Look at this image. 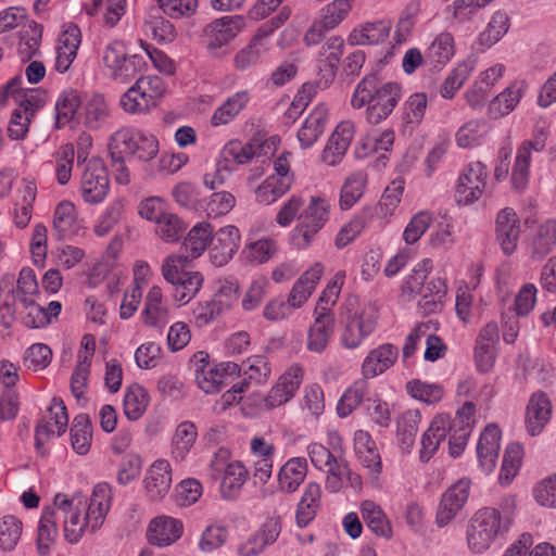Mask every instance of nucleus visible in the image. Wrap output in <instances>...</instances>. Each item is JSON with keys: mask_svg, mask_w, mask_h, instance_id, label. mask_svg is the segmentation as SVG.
Returning a JSON list of instances; mask_svg holds the SVG:
<instances>
[{"mask_svg": "<svg viewBox=\"0 0 556 556\" xmlns=\"http://www.w3.org/2000/svg\"><path fill=\"white\" fill-rule=\"evenodd\" d=\"M112 488L100 482L92 489L88 500L58 493L53 505L42 509L37 529V552L48 556L59 534L58 520L63 517L65 540L76 544L86 533H94L104 523L112 506Z\"/></svg>", "mask_w": 556, "mask_h": 556, "instance_id": "obj_1", "label": "nucleus"}, {"mask_svg": "<svg viewBox=\"0 0 556 556\" xmlns=\"http://www.w3.org/2000/svg\"><path fill=\"white\" fill-rule=\"evenodd\" d=\"M475 412L473 403L465 402L454 418H451L448 414H437L419 438V462L429 463L437 455L447 435L450 456L459 457L464 453L472 431Z\"/></svg>", "mask_w": 556, "mask_h": 556, "instance_id": "obj_2", "label": "nucleus"}, {"mask_svg": "<svg viewBox=\"0 0 556 556\" xmlns=\"http://www.w3.org/2000/svg\"><path fill=\"white\" fill-rule=\"evenodd\" d=\"M402 94V86L399 83H380L377 75H366L352 93L351 106L355 110L366 108L367 122L377 125L391 115Z\"/></svg>", "mask_w": 556, "mask_h": 556, "instance_id": "obj_3", "label": "nucleus"}, {"mask_svg": "<svg viewBox=\"0 0 556 556\" xmlns=\"http://www.w3.org/2000/svg\"><path fill=\"white\" fill-rule=\"evenodd\" d=\"M306 453L313 467L326 473L325 486L328 492L337 493L348 484H361L359 476L351 471L344 457L334 454L321 443H309Z\"/></svg>", "mask_w": 556, "mask_h": 556, "instance_id": "obj_4", "label": "nucleus"}, {"mask_svg": "<svg viewBox=\"0 0 556 556\" xmlns=\"http://www.w3.org/2000/svg\"><path fill=\"white\" fill-rule=\"evenodd\" d=\"M101 62L104 75L119 84L129 83L147 67L144 58L128 53L126 42L119 39L104 46Z\"/></svg>", "mask_w": 556, "mask_h": 556, "instance_id": "obj_5", "label": "nucleus"}, {"mask_svg": "<svg viewBox=\"0 0 556 556\" xmlns=\"http://www.w3.org/2000/svg\"><path fill=\"white\" fill-rule=\"evenodd\" d=\"M507 532L492 507H483L472 515L467 525V547L473 554H483L504 539Z\"/></svg>", "mask_w": 556, "mask_h": 556, "instance_id": "obj_6", "label": "nucleus"}, {"mask_svg": "<svg viewBox=\"0 0 556 556\" xmlns=\"http://www.w3.org/2000/svg\"><path fill=\"white\" fill-rule=\"evenodd\" d=\"M330 202L324 197H311L292 230V243L300 250L307 249L315 236L329 220Z\"/></svg>", "mask_w": 556, "mask_h": 556, "instance_id": "obj_7", "label": "nucleus"}, {"mask_svg": "<svg viewBox=\"0 0 556 556\" xmlns=\"http://www.w3.org/2000/svg\"><path fill=\"white\" fill-rule=\"evenodd\" d=\"M279 141L277 137H271L263 146L255 143H243L239 140H231L222 149L216 161V175L211 181V190L215 184H223L237 165H243L257 159L265 148L275 147Z\"/></svg>", "mask_w": 556, "mask_h": 556, "instance_id": "obj_8", "label": "nucleus"}, {"mask_svg": "<svg viewBox=\"0 0 556 556\" xmlns=\"http://www.w3.org/2000/svg\"><path fill=\"white\" fill-rule=\"evenodd\" d=\"M165 92V84L159 76H141L122 94L121 108L129 114H144L154 109Z\"/></svg>", "mask_w": 556, "mask_h": 556, "instance_id": "obj_9", "label": "nucleus"}, {"mask_svg": "<svg viewBox=\"0 0 556 556\" xmlns=\"http://www.w3.org/2000/svg\"><path fill=\"white\" fill-rule=\"evenodd\" d=\"M187 256L169 255L164 261L162 273L167 282L175 286L174 298L179 303H188L200 290L203 279L197 271H188Z\"/></svg>", "mask_w": 556, "mask_h": 556, "instance_id": "obj_10", "label": "nucleus"}, {"mask_svg": "<svg viewBox=\"0 0 556 556\" xmlns=\"http://www.w3.org/2000/svg\"><path fill=\"white\" fill-rule=\"evenodd\" d=\"M549 131L546 126H536L530 139L517 148L513 168L511 182L516 190H523L530 179V165L534 153H541L546 147Z\"/></svg>", "mask_w": 556, "mask_h": 556, "instance_id": "obj_11", "label": "nucleus"}, {"mask_svg": "<svg viewBox=\"0 0 556 556\" xmlns=\"http://www.w3.org/2000/svg\"><path fill=\"white\" fill-rule=\"evenodd\" d=\"M13 276L4 278L0 283V306L7 308L9 315H13L15 301L22 305H29L36 301L39 294L38 281L35 271L29 267H23L13 287Z\"/></svg>", "mask_w": 556, "mask_h": 556, "instance_id": "obj_12", "label": "nucleus"}, {"mask_svg": "<svg viewBox=\"0 0 556 556\" xmlns=\"http://www.w3.org/2000/svg\"><path fill=\"white\" fill-rule=\"evenodd\" d=\"M431 269V261L429 258L422 260L414 268V276L408 280V286L413 292H419L422 296L420 306L427 312H434L442 305L447 287L443 278H432L424 286V281L427 278Z\"/></svg>", "mask_w": 556, "mask_h": 556, "instance_id": "obj_13", "label": "nucleus"}, {"mask_svg": "<svg viewBox=\"0 0 556 556\" xmlns=\"http://www.w3.org/2000/svg\"><path fill=\"white\" fill-rule=\"evenodd\" d=\"M110 191V178L102 160L87 161L80 178V194L88 204L102 203Z\"/></svg>", "mask_w": 556, "mask_h": 556, "instance_id": "obj_14", "label": "nucleus"}, {"mask_svg": "<svg viewBox=\"0 0 556 556\" xmlns=\"http://www.w3.org/2000/svg\"><path fill=\"white\" fill-rule=\"evenodd\" d=\"M488 169L480 162L468 163L459 173L456 184V199L458 203L471 204L478 201L486 187Z\"/></svg>", "mask_w": 556, "mask_h": 556, "instance_id": "obj_15", "label": "nucleus"}, {"mask_svg": "<svg viewBox=\"0 0 556 556\" xmlns=\"http://www.w3.org/2000/svg\"><path fill=\"white\" fill-rule=\"evenodd\" d=\"M304 379V368L299 364L289 366L269 389L263 403L265 408L274 409L290 402Z\"/></svg>", "mask_w": 556, "mask_h": 556, "instance_id": "obj_16", "label": "nucleus"}, {"mask_svg": "<svg viewBox=\"0 0 556 556\" xmlns=\"http://www.w3.org/2000/svg\"><path fill=\"white\" fill-rule=\"evenodd\" d=\"M470 488L471 481L462 478L442 494L435 515L438 527H445L454 520L467 503Z\"/></svg>", "mask_w": 556, "mask_h": 556, "instance_id": "obj_17", "label": "nucleus"}, {"mask_svg": "<svg viewBox=\"0 0 556 556\" xmlns=\"http://www.w3.org/2000/svg\"><path fill=\"white\" fill-rule=\"evenodd\" d=\"M81 43L80 28L73 23L63 26L54 47L53 68L60 73H68Z\"/></svg>", "mask_w": 556, "mask_h": 556, "instance_id": "obj_18", "label": "nucleus"}, {"mask_svg": "<svg viewBox=\"0 0 556 556\" xmlns=\"http://www.w3.org/2000/svg\"><path fill=\"white\" fill-rule=\"evenodd\" d=\"M68 425V415L61 397H53L47 415L37 425L35 431L36 447L40 450L53 435H62Z\"/></svg>", "mask_w": 556, "mask_h": 556, "instance_id": "obj_19", "label": "nucleus"}, {"mask_svg": "<svg viewBox=\"0 0 556 556\" xmlns=\"http://www.w3.org/2000/svg\"><path fill=\"white\" fill-rule=\"evenodd\" d=\"M500 341L498 326L491 321L481 328L475 344V362L480 372H489L496 359Z\"/></svg>", "mask_w": 556, "mask_h": 556, "instance_id": "obj_20", "label": "nucleus"}, {"mask_svg": "<svg viewBox=\"0 0 556 556\" xmlns=\"http://www.w3.org/2000/svg\"><path fill=\"white\" fill-rule=\"evenodd\" d=\"M354 452L361 465L367 470L371 482L377 483L382 473V460L376 442L364 430L354 433Z\"/></svg>", "mask_w": 556, "mask_h": 556, "instance_id": "obj_21", "label": "nucleus"}, {"mask_svg": "<svg viewBox=\"0 0 556 556\" xmlns=\"http://www.w3.org/2000/svg\"><path fill=\"white\" fill-rule=\"evenodd\" d=\"M334 331V316L327 306H316L314 321L307 332L306 348L311 352L321 353L326 350Z\"/></svg>", "mask_w": 556, "mask_h": 556, "instance_id": "obj_22", "label": "nucleus"}, {"mask_svg": "<svg viewBox=\"0 0 556 556\" xmlns=\"http://www.w3.org/2000/svg\"><path fill=\"white\" fill-rule=\"evenodd\" d=\"M239 244L240 232L233 225L211 232V263L216 266L227 264L239 249Z\"/></svg>", "mask_w": 556, "mask_h": 556, "instance_id": "obj_23", "label": "nucleus"}, {"mask_svg": "<svg viewBox=\"0 0 556 556\" xmlns=\"http://www.w3.org/2000/svg\"><path fill=\"white\" fill-rule=\"evenodd\" d=\"M344 319L370 337L378 326L379 306L370 300L358 301L356 298H351L346 304Z\"/></svg>", "mask_w": 556, "mask_h": 556, "instance_id": "obj_24", "label": "nucleus"}, {"mask_svg": "<svg viewBox=\"0 0 556 556\" xmlns=\"http://www.w3.org/2000/svg\"><path fill=\"white\" fill-rule=\"evenodd\" d=\"M553 405L549 396L543 391L533 392L526 407V430L532 435H539L549 422Z\"/></svg>", "mask_w": 556, "mask_h": 556, "instance_id": "obj_25", "label": "nucleus"}, {"mask_svg": "<svg viewBox=\"0 0 556 556\" xmlns=\"http://www.w3.org/2000/svg\"><path fill=\"white\" fill-rule=\"evenodd\" d=\"M52 229L59 239L72 238L85 230L75 204L70 200L59 202L53 211Z\"/></svg>", "mask_w": 556, "mask_h": 556, "instance_id": "obj_26", "label": "nucleus"}, {"mask_svg": "<svg viewBox=\"0 0 556 556\" xmlns=\"http://www.w3.org/2000/svg\"><path fill=\"white\" fill-rule=\"evenodd\" d=\"M495 235L504 254L511 255L520 236V219L510 207L501 210L495 220Z\"/></svg>", "mask_w": 556, "mask_h": 556, "instance_id": "obj_27", "label": "nucleus"}, {"mask_svg": "<svg viewBox=\"0 0 556 556\" xmlns=\"http://www.w3.org/2000/svg\"><path fill=\"white\" fill-rule=\"evenodd\" d=\"M355 126L351 121L341 122L328 138L323 151V162L329 166L340 164L354 137Z\"/></svg>", "mask_w": 556, "mask_h": 556, "instance_id": "obj_28", "label": "nucleus"}, {"mask_svg": "<svg viewBox=\"0 0 556 556\" xmlns=\"http://www.w3.org/2000/svg\"><path fill=\"white\" fill-rule=\"evenodd\" d=\"M248 478L249 470L241 460H235L222 468L218 485L220 498L227 502L238 500Z\"/></svg>", "mask_w": 556, "mask_h": 556, "instance_id": "obj_29", "label": "nucleus"}, {"mask_svg": "<svg viewBox=\"0 0 556 556\" xmlns=\"http://www.w3.org/2000/svg\"><path fill=\"white\" fill-rule=\"evenodd\" d=\"M399 357V349L391 343H382L370 350L361 365V372L366 378H376L390 369Z\"/></svg>", "mask_w": 556, "mask_h": 556, "instance_id": "obj_30", "label": "nucleus"}, {"mask_svg": "<svg viewBox=\"0 0 556 556\" xmlns=\"http://www.w3.org/2000/svg\"><path fill=\"white\" fill-rule=\"evenodd\" d=\"M182 522L169 516H157L153 518L147 530L149 543L159 547L172 545L182 535Z\"/></svg>", "mask_w": 556, "mask_h": 556, "instance_id": "obj_31", "label": "nucleus"}, {"mask_svg": "<svg viewBox=\"0 0 556 556\" xmlns=\"http://www.w3.org/2000/svg\"><path fill=\"white\" fill-rule=\"evenodd\" d=\"M329 121L328 108L320 103L306 116L298 130L296 137L302 149H308L324 134Z\"/></svg>", "mask_w": 556, "mask_h": 556, "instance_id": "obj_32", "label": "nucleus"}, {"mask_svg": "<svg viewBox=\"0 0 556 556\" xmlns=\"http://www.w3.org/2000/svg\"><path fill=\"white\" fill-rule=\"evenodd\" d=\"M308 464L305 457L289 458L277 472V488L286 494L295 493L305 481Z\"/></svg>", "mask_w": 556, "mask_h": 556, "instance_id": "obj_33", "label": "nucleus"}, {"mask_svg": "<svg viewBox=\"0 0 556 556\" xmlns=\"http://www.w3.org/2000/svg\"><path fill=\"white\" fill-rule=\"evenodd\" d=\"M144 488L151 500L164 497L172 485V468L167 460L157 459L148 469Z\"/></svg>", "mask_w": 556, "mask_h": 556, "instance_id": "obj_34", "label": "nucleus"}, {"mask_svg": "<svg viewBox=\"0 0 556 556\" xmlns=\"http://www.w3.org/2000/svg\"><path fill=\"white\" fill-rule=\"evenodd\" d=\"M264 30H257L250 42L243 47L233 58V65L239 71H245L257 65L268 53L270 39L265 37Z\"/></svg>", "mask_w": 556, "mask_h": 556, "instance_id": "obj_35", "label": "nucleus"}, {"mask_svg": "<svg viewBox=\"0 0 556 556\" xmlns=\"http://www.w3.org/2000/svg\"><path fill=\"white\" fill-rule=\"evenodd\" d=\"M359 511L366 527L377 536L389 540L393 535L392 523L379 504L366 500L359 505Z\"/></svg>", "mask_w": 556, "mask_h": 556, "instance_id": "obj_36", "label": "nucleus"}, {"mask_svg": "<svg viewBox=\"0 0 556 556\" xmlns=\"http://www.w3.org/2000/svg\"><path fill=\"white\" fill-rule=\"evenodd\" d=\"M79 117L85 127L98 130L105 127L111 118L108 102L101 94H93L81 105Z\"/></svg>", "mask_w": 556, "mask_h": 556, "instance_id": "obj_37", "label": "nucleus"}, {"mask_svg": "<svg viewBox=\"0 0 556 556\" xmlns=\"http://www.w3.org/2000/svg\"><path fill=\"white\" fill-rule=\"evenodd\" d=\"M211 318L229 311L238 300L239 286L232 278L218 279L212 286Z\"/></svg>", "mask_w": 556, "mask_h": 556, "instance_id": "obj_38", "label": "nucleus"}, {"mask_svg": "<svg viewBox=\"0 0 556 556\" xmlns=\"http://www.w3.org/2000/svg\"><path fill=\"white\" fill-rule=\"evenodd\" d=\"M477 65L475 56L458 62L447 74L442 83L439 93L443 99H453L456 92L464 86Z\"/></svg>", "mask_w": 556, "mask_h": 556, "instance_id": "obj_39", "label": "nucleus"}, {"mask_svg": "<svg viewBox=\"0 0 556 556\" xmlns=\"http://www.w3.org/2000/svg\"><path fill=\"white\" fill-rule=\"evenodd\" d=\"M142 315L144 323L151 327L162 328L168 323L169 309L160 287L153 286L149 290Z\"/></svg>", "mask_w": 556, "mask_h": 556, "instance_id": "obj_40", "label": "nucleus"}, {"mask_svg": "<svg viewBox=\"0 0 556 556\" xmlns=\"http://www.w3.org/2000/svg\"><path fill=\"white\" fill-rule=\"evenodd\" d=\"M368 184V175L358 169L346 176L340 190L339 205L342 210H350L364 195Z\"/></svg>", "mask_w": 556, "mask_h": 556, "instance_id": "obj_41", "label": "nucleus"}, {"mask_svg": "<svg viewBox=\"0 0 556 556\" xmlns=\"http://www.w3.org/2000/svg\"><path fill=\"white\" fill-rule=\"evenodd\" d=\"M320 484L315 481L308 482L305 485L295 513V520L299 527H306L315 518L320 506Z\"/></svg>", "mask_w": 556, "mask_h": 556, "instance_id": "obj_42", "label": "nucleus"}, {"mask_svg": "<svg viewBox=\"0 0 556 556\" xmlns=\"http://www.w3.org/2000/svg\"><path fill=\"white\" fill-rule=\"evenodd\" d=\"M455 54V41L452 34L442 31L435 36L426 51L425 60L433 68L444 67Z\"/></svg>", "mask_w": 556, "mask_h": 556, "instance_id": "obj_43", "label": "nucleus"}, {"mask_svg": "<svg viewBox=\"0 0 556 556\" xmlns=\"http://www.w3.org/2000/svg\"><path fill=\"white\" fill-rule=\"evenodd\" d=\"M344 40L339 36H332L327 39L321 48V60L319 61V70L323 72L325 85H330L337 74L338 64L343 53Z\"/></svg>", "mask_w": 556, "mask_h": 556, "instance_id": "obj_44", "label": "nucleus"}, {"mask_svg": "<svg viewBox=\"0 0 556 556\" xmlns=\"http://www.w3.org/2000/svg\"><path fill=\"white\" fill-rule=\"evenodd\" d=\"M392 24L389 20H379L371 23H365L354 29L350 35V41L353 45H379L390 36Z\"/></svg>", "mask_w": 556, "mask_h": 556, "instance_id": "obj_45", "label": "nucleus"}, {"mask_svg": "<svg viewBox=\"0 0 556 556\" xmlns=\"http://www.w3.org/2000/svg\"><path fill=\"white\" fill-rule=\"evenodd\" d=\"M150 403V395L144 387L139 383L128 386L124 393L123 410L130 421L140 419Z\"/></svg>", "mask_w": 556, "mask_h": 556, "instance_id": "obj_46", "label": "nucleus"}, {"mask_svg": "<svg viewBox=\"0 0 556 556\" xmlns=\"http://www.w3.org/2000/svg\"><path fill=\"white\" fill-rule=\"evenodd\" d=\"M251 96L247 90H241L219 105L211 116V124L214 126L227 125L232 122L248 105Z\"/></svg>", "mask_w": 556, "mask_h": 556, "instance_id": "obj_47", "label": "nucleus"}, {"mask_svg": "<svg viewBox=\"0 0 556 556\" xmlns=\"http://www.w3.org/2000/svg\"><path fill=\"white\" fill-rule=\"evenodd\" d=\"M239 15L224 16L211 24V48H219L231 41L243 28Z\"/></svg>", "mask_w": 556, "mask_h": 556, "instance_id": "obj_48", "label": "nucleus"}, {"mask_svg": "<svg viewBox=\"0 0 556 556\" xmlns=\"http://www.w3.org/2000/svg\"><path fill=\"white\" fill-rule=\"evenodd\" d=\"M197 437L198 431L193 422L182 421L177 426L170 443L174 460L182 462L187 458L195 443Z\"/></svg>", "mask_w": 556, "mask_h": 556, "instance_id": "obj_49", "label": "nucleus"}, {"mask_svg": "<svg viewBox=\"0 0 556 556\" xmlns=\"http://www.w3.org/2000/svg\"><path fill=\"white\" fill-rule=\"evenodd\" d=\"M421 420L422 415L419 409L404 410L397 418L396 435L403 450L409 452L413 447Z\"/></svg>", "mask_w": 556, "mask_h": 556, "instance_id": "obj_50", "label": "nucleus"}, {"mask_svg": "<svg viewBox=\"0 0 556 556\" xmlns=\"http://www.w3.org/2000/svg\"><path fill=\"white\" fill-rule=\"evenodd\" d=\"M523 83H514L497 94L490 103L494 117H503L515 110L525 93Z\"/></svg>", "mask_w": 556, "mask_h": 556, "instance_id": "obj_51", "label": "nucleus"}, {"mask_svg": "<svg viewBox=\"0 0 556 556\" xmlns=\"http://www.w3.org/2000/svg\"><path fill=\"white\" fill-rule=\"evenodd\" d=\"M556 245V220L547 219L541 224L531 240V254L535 258H542L549 254Z\"/></svg>", "mask_w": 556, "mask_h": 556, "instance_id": "obj_52", "label": "nucleus"}, {"mask_svg": "<svg viewBox=\"0 0 556 556\" xmlns=\"http://www.w3.org/2000/svg\"><path fill=\"white\" fill-rule=\"evenodd\" d=\"M241 366L235 362L225 361L211 367V393L219 392L241 380Z\"/></svg>", "mask_w": 556, "mask_h": 556, "instance_id": "obj_53", "label": "nucleus"}, {"mask_svg": "<svg viewBox=\"0 0 556 556\" xmlns=\"http://www.w3.org/2000/svg\"><path fill=\"white\" fill-rule=\"evenodd\" d=\"M369 379L362 375L345 390L337 405L341 418L348 417L363 402L368 392Z\"/></svg>", "mask_w": 556, "mask_h": 556, "instance_id": "obj_54", "label": "nucleus"}, {"mask_svg": "<svg viewBox=\"0 0 556 556\" xmlns=\"http://www.w3.org/2000/svg\"><path fill=\"white\" fill-rule=\"evenodd\" d=\"M406 392L413 399L427 405H434L444 397V388L440 383L420 379L409 380L405 386Z\"/></svg>", "mask_w": 556, "mask_h": 556, "instance_id": "obj_55", "label": "nucleus"}, {"mask_svg": "<svg viewBox=\"0 0 556 556\" xmlns=\"http://www.w3.org/2000/svg\"><path fill=\"white\" fill-rule=\"evenodd\" d=\"M92 442V425L86 414L77 415L71 428V443L73 450L79 455H86Z\"/></svg>", "mask_w": 556, "mask_h": 556, "instance_id": "obj_56", "label": "nucleus"}, {"mask_svg": "<svg viewBox=\"0 0 556 556\" xmlns=\"http://www.w3.org/2000/svg\"><path fill=\"white\" fill-rule=\"evenodd\" d=\"M293 182L288 177L278 178L269 175L255 190V199L262 204H271L286 194Z\"/></svg>", "mask_w": 556, "mask_h": 556, "instance_id": "obj_57", "label": "nucleus"}, {"mask_svg": "<svg viewBox=\"0 0 556 556\" xmlns=\"http://www.w3.org/2000/svg\"><path fill=\"white\" fill-rule=\"evenodd\" d=\"M137 134L138 129L123 127L111 135L109 153L113 161H124L125 156L131 155Z\"/></svg>", "mask_w": 556, "mask_h": 556, "instance_id": "obj_58", "label": "nucleus"}, {"mask_svg": "<svg viewBox=\"0 0 556 556\" xmlns=\"http://www.w3.org/2000/svg\"><path fill=\"white\" fill-rule=\"evenodd\" d=\"M83 105L79 93L76 90H64L55 102V125L62 128L76 115L78 108Z\"/></svg>", "mask_w": 556, "mask_h": 556, "instance_id": "obj_59", "label": "nucleus"}, {"mask_svg": "<svg viewBox=\"0 0 556 556\" xmlns=\"http://www.w3.org/2000/svg\"><path fill=\"white\" fill-rule=\"evenodd\" d=\"M488 132V125L481 119H471L458 128L455 134L456 144L462 149L481 144Z\"/></svg>", "mask_w": 556, "mask_h": 556, "instance_id": "obj_60", "label": "nucleus"}, {"mask_svg": "<svg viewBox=\"0 0 556 556\" xmlns=\"http://www.w3.org/2000/svg\"><path fill=\"white\" fill-rule=\"evenodd\" d=\"M241 372L249 383L264 384L271 375V365L266 356L252 355L242 363Z\"/></svg>", "mask_w": 556, "mask_h": 556, "instance_id": "obj_61", "label": "nucleus"}, {"mask_svg": "<svg viewBox=\"0 0 556 556\" xmlns=\"http://www.w3.org/2000/svg\"><path fill=\"white\" fill-rule=\"evenodd\" d=\"M125 212L124 201H112L98 217L93 231L98 237L106 236L118 223L122 222Z\"/></svg>", "mask_w": 556, "mask_h": 556, "instance_id": "obj_62", "label": "nucleus"}, {"mask_svg": "<svg viewBox=\"0 0 556 556\" xmlns=\"http://www.w3.org/2000/svg\"><path fill=\"white\" fill-rule=\"evenodd\" d=\"M522 458V447L518 443H511L506 447L502 467L498 475V482L508 485L517 476Z\"/></svg>", "mask_w": 556, "mask_h": 556, "instance_id": "obj_63", "label": "nucleus"}, {"mask_svg": "<svg viewBox=\"0 0 556 556\" xmlns=\"http://www.w3.org/2000/svg\"><path fill=\"white\" fill-rule=\"evenodd\" d=\"M428 99L426 93L410 94L402 108V119L410 129L419 125L427 110Z\"/></svg>", "mask_w": 556, "mask_h": 556, "instance_id": "obj_64", "label": "nucleus"}]
</instances>
